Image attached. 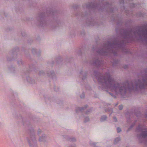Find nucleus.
<instances>
[{"label": "nucleus", "instance_id": "obj_1", "mask_svg": "<svg viewBox=\"0 0 147 147\" xmlns=\"http://www.w3.org/2000/svg\"><path fill=\"white\" fill-rule=\"evenodd\" d=\"M107 82H108L110 85V89L111 90L112 92L115 91V92L119 88V84H118L117 85V86H116V84H115L114 81L110 75L108 76Z\"/></svg>", "mask_w": 147, "mask_h": 147}, {"label": "nucleus", "instance_id": "obj_2", "mask_svg": "<svg viewBox=\"0 0 147 147\" xmlns=\"http://www.w3.org/2000/svg\"><path fill=\"white\" fill-rule=\"evenodd\" d=\"M126 87L125 86H123V87H121L120 89V92H121L122 90H123V91L124 92H125L126 91Z\"/></svg>", "mask_w": 147, "mask_h": 147}, {"label": "nucleus", "instance_id": "obj_3", "mask_svg": "<svg viewBox=\"0 0 147 147\" xmlns=\"http://www.w3.org/2000/svg\"><path fill=\"white\" fill-rule=\"evenodd\" d=\"M107 118V117L106 116H102L101 119V121H103L105 120Z\"/></svg>", "mask_w": 147, "mask_h": 147}, {"label": "nucleus", "instance_id": "obj_4", "mask_svg": "<svg viewBox=\"0 0 147 147\" xmlns=\"http://www.w3.org/2000/svg\"><path fill=\"white\" fill-rule=\"evenodd\" d=\"M142 135L143 137L147 136V131H146L144 133H142Z\"/></svg>", "mask_w": 147, "mask_h": 147}, {"label": "nucleus", "instance_id": "obj_5", "mask_svg": "<svg viewBox=\"0 0 147 147\" xmlns=\"http://www.w3.org/2000/svg\"><path fill=\"white\" fill-rule=\"evenodd\" d=\"M117 132L118 133H119L121 131V128H120L118 127L117 129Z\"/></svg>", "mask_w": 147, "mask_h": 147}, {"label": "nucleus", "instance_id": "obj_6", "mask_svg": "<svg viewBox=\"0 0 147 147\" xmlns=\"http://www.w3.org/2000/svg\"><path fill=\"white\" fill-rule=\"evenodd\" d=\"M123 108V106L122 105H121L119 106V108L120 110H122Z\"/></svg>", "mask_w": 147, "mask_h": 147}, {"label": "nucleus", "instance_id": "obj_7", "mask_svg": "<svg viewBox=\"0 0 147 147\" xmlns=\"http://www.w3.org/2000/svg\"><path fill=\"white\" fill-rule=\"evenodd\" d=\"M120 138H116L115 139V142H116V141H120Z\"/></svg>", "mask_w": 147, "mask_h": 147}, {"label": "nucleus", "instance_id": "obj_8", "mask_svg": "<svg viewBox=\"0 0 147 147\" xmlns=\"http://www.w3.org/2000/svg\"><path fill=\"white\" fill-rule=\"evenodd\" d=\"M113 120L115 121H117V119L115 117H113Z\"/></svg>", "mask_w": 147, "mask_h": 147}, {"label": "nucleus", "instance_id": "obj_9", "mask_svg": "<svg viewBox=\"0 0 147 147\" xmlns=\"http://www.w3.org/2000/svg\"><path fill=\"white\" fill-rule=\"evenodd\" d=\"M86 119H87V120H89V118H87V117L86 118V120H86Z\"/></svg>", "mask_w": 147, "mask_h": 147}, {"label": "nucleus", "instance_id": "obj_10", "mask_svg": "<svg viewBox=\"0 0 147 147\" xmlns=\"http://www.w3.org/2000/svg\"><path fill=\"white\" fill-rule=\"evenodd\" d=\"M39 141H41L42 140H40V138L39 139Z\"/></svg>", "mask_w": 147, "mask_h": 147}, {"label": "nucleus", "instance_id": "obj_11", "mask_svg": "<svg viewBox=\"0 0 147 147\" xmlns=\"http://www.w3.org/2000/svg\"><path fill=\"white\" fill-rule=\"evenodd\" d=\"M105 80H106V79H105Z\"/></svg>", "mask_w": 147, "mask_h": 147}]
</instances>
